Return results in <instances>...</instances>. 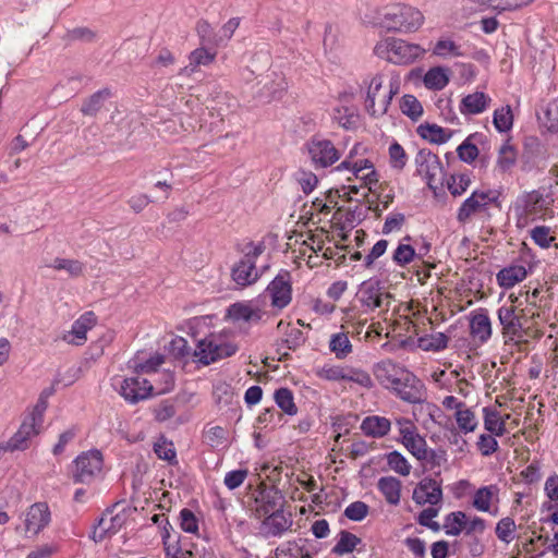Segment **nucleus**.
Returning <instances> with one entry per match:
<instances>
[{
	"instance_id": "052dcab7",
	"label": "nucleus",
	"mask_w": 558,
	"mask_h": 558,
	"mask_svg": "<svg viewBox=\"0 0 558 558\" xmlns=\"http://www.w3.org/2000/svg\"><path fill=\"white\" fill-rule=\"evenodd\" d=\"M389 158L391 167L398 170H401L407 165V154L403 149V147L395 142L389 147Z\"/></svg>"
},
{
	"instance_id": "39448f33",
	"label": "nucleus",
	"mask_w": 558,
	"mask_h": 558,
	"mask_svg": "<svg viewBox=\"0 0 558 558\" xmlns=\"http://www.w3.org/2000/svg\"><path fill=\"white\" fill-rule=\"evenodd\" d=\"M46 409L47 402L40 398L29 415L25 417L19 430L3 446V449L8 451L27 449L29 447L31 439L37 436L43 429Z\"/></svg>"
},
{
	"instance_id": "7c9ffc66",
	"label": "nucleus",
	"mask_w": 558,
	"mask_h": 558,
	"mask_svg": "<svg viewBox=\"0 0 558 558\" xmlns=\"http://www.w3.org/2000/svg\"><path fill=\"white\" fill-rule=\"evenodd\" d=\"M207 45H201L189 54V65L185 66V71L194 72L198 66H207L211 64L217 56L215 49H209Z\"/></svg>"
},
{
	"instance_id": "13d9d810",
	"label": "nucleus",
	"mask_w": 558,
	"mask_h": 558,
	"mask_svg": "<svg viewBox=\"0 0 558 558\" xmlns=\"http://www.w3.org/2000/svg\"><path fill=\"white\" fill-rule=\"evenodd\" d=\"M448 190L453 196L462 195L471 184V179L468 174L451 175L447 182Z\"/></svg>"
},
{
	"instance_id": "7ed1b4c3",
	"label": "nucleus",
	"mask_w": 558,
	"mask_h": 558,
	"mask_svg": "<svg viewBox=\"0 0 558 558\" xmlns=\"http://www.w3.org/2000/svg\"><path fill=\"white\" fill-rule=\"evenodd\" d=\"M263 242H248L243 245V256L231 268V278L239 288H246L254 284L263 271L256 267V259L265 252Z\"/></svg>"
},
{
	"instance_id": "864d4df0",
	"label": "nucleus",
	"mask_w": 558,
	"mask_h": 558,
	"mask_svg": "<svg viewBox=\"0 0 558 558\" xmlns=\"http://www.w3.org/2000/svg\"><path fill=\"white\" fill-rule=\"evenodd\" d=\"M531 239L542 248L551 246L556 238L551 234V230L546 226H537L530 231Z\"/></svg>"
},
{
	"instance_id": "338daca9",
	"label": "nucleus",
	"mask_w": 558,
	"mask_h": 558,
	"mask_svg": "<svg viewBox=\"0 0 558 558\" xmlns=\"http://www.w3.org/2000/svg\"><path fill=\"white\" fill-rule=\"evenodd\" d=\"M226 429L221 426H211L205 432V439L211 447L220 446L226 440Z\"/></svg>"
},
{
	"instance_id": "a211bd4d",
	"label": "nucleus",
	"mask_w": 558,
	"mask_h": 558,
	"mask_svg": "<svg viewBox=\"0 0 558 558\" xmlns=\"http://www.w3.org/2000/svg\"><path fill=\"white\" fill-rule=\"evenodd\" d=\"M151 390L153 386L149 381L141 377L125 378L121 381L119 388L120 395L131 403H137L140 400L146 399Z\"/></svg>"
},
{
	"instance_id": "20e7f679",
	"label": "nucleus",
	"mask_w": 558,
	"mask_h": 558,
	"mask_svg": "<svg viewBox=\"0 0 558 558\" xmlns=\"http://www.w3.org/2000/svg\"><path fill=\"white\" fill-rule=\"evenodd\" d=\"M423 22V14L417 9L405 4L387 7L380 17L383 27L400 33L415 32Z\"/></svg>"
},
{
	"instance_id": "c03bdc74",
	"label": "nucleus",
	"mask_w": 558,
	"mask_h": 558,
	"mask_svg": "<svg viewBox=\"0 0 558 558\" xmlns=\"http://www.w3.org/2000/svg\"><path fill=\"white\" fill-rule=\"evenodd\" d=\"M110 96L108 89L99 90L84 101L81 111L85 116H95L104 106L106 99Z\"/></svg>"
},
{
	"instance_id": "774afa93",
	"label": "nucleus",
	"mask_w": 558,
	"mask_h": 558,
	"mask_svg": "<svg viewBox=\"0 0 558 558\" xmlns=\"http://www.w3.org/2000/svg\"><path fill=\"white\" fill-rule=\"evenodd\" d=\"M396 425L398 427L399 435L401 437V442L412 437L417 433V427L415 424L405 417H399L396 420Z\"/></svg>"
},
{
	"instance_id": "a18cd8bd",
	"label": "nucleus",
	"mask_w": 558,
	"mask_h": 558,
	"mask_svg": "<svg viewBox=\"0 0 558 558\" xmlns=\"http://www.w3.org/2000/svg\"><path fill=\"white\" fill-rule=\"evenodd\" d=\"M277 405L288 415H295L298 408L294 403L293 395L288 388H280L274 395Z\"/></svg>"
},
{
	"instance_id": "6ab92c4d",
	"label": "nucleus",
	"mask_w": 558,
	"mask_h": 558,
	"mask_svg": "<svg viewBox=\"0 0 558 558\" xmlns=\"http://www.w3.org/2000/svg\"><path fill=\"white\" fill-rule=\"evenodd\" d=\"M470 333L481 343L490 339L493 327L486 308H478L470 313Z\"/></svg>"
},
{
	"instance_id": "5fc2aeb1",
	"label": "nucleus",
	"mask_w": 558,
	"mask_h": 558,
	"mask_svg": "<svg viewBox=\"0 0 558 558\" xmlns=\"http://www.w3.org/2000/svg\"><path fill=\"white\" fill-rule=\"evenodd\" d=\"M448 337L441 332L430 335L428 337H422L418 339V345L423 350L439 351L447 347Z\"/></svg>"
},
{
	"instance_id": "dca6fc26",
	"label": "nucleus",
	"mask_w": 558,
	"mask_h": 558,
	"mask_svg": "<svg viewBox=\"0 0 558 558\" xmlns=\"http://www.w3.org/2000/svg\"><path fill=\"white\" fill-rule=\"evenodd\" d=\"M412 498L420 506H436L442 500L441 486L436 480L425 477L414 488Z\"/></svg>"
},
{
	"instance_id": "3c124183",
	"label": "nucleus",
	"mask_w": 558,
	"mask_h": 558,
	"mask_svg": "<svg viewBox=\"0 0 558 558\" xmlns=\"http://www.w3.org/2000/svg\"><path fill=\"white\" fill-rule=\"evenodd\" d=\"M493 123L499 132L509 131L513 124V114L510 106L496 109L494 112Z\"/></svg>"
},
{
	"instance_id": "6e6d98bb",
	"label": "nucleus",
	"mask_w": 558,
	"mask_h": 558,
	"mask_svg": "<svg viewBox=\"0 0 558 558\" xmlns=\"http://www.w3.org/2000/svg\"><path fill=\"white\" fill-rule=\"evenodd\" d=\"M416 257L415 250L404 243H400L392 254V260L399 266H405Z\"/></svg>"
},
{
	"instance_id": "e433bc0d",
	"label": "nucleus",
	"mask_w": 558,
	"mask_h": 558,
	"mask_svg": "<svg viewBox=\"0 0 558 558\" xmlns=\"http://www.w3.org/2000/svg\"><path fill=\"white\" fill-rule=\"evenodd\" d=\"M278 329L284 332L283 343L290 350H295L305 342L304 333L298 327L282 320L278 324Z\"/></svg>"
},
{
	"instance_id": "f03ea898",
	"label": "nucleus",
	"mask_w": 558,
	"mask_h": 558,
	"mask_svg": "<svg viewBox=\"0 0 558 558\" xmlns=\"http://www.w3.org/2000/svg\"><path fill=\"white\" fill-rule=\"evenodd\" d=\"M355 296L364 314H376L385 320L395 301L389 290L379 280L374 279L362 282Z\"/></svg>"
},
{
	"instance_id": "bf43d9fd",
	"label": "nucleus",
	"mask_w": 558,
	"mask_h": 558,
	"mask_svg": "<svg viewBox=\"0 0 558 558\" xmlns=\"http://www.w3.org/2000/svg\"><path fill=\"white\" fill-rule=\"evenodd\" d=\"M374 167L373 162L365 156L356 159V161H342L338 167L337 170H349L353 173V175H359V173L362 172V170H367Z\"/></svg>"
},
{
	"instance_id": "412c9836",
	"label": "nucleus",
	"mask_w": 558,
	"mask_h": 558,
	"mask_svg": "<svg viewBox=\"0 0 558 558\" xmlns=\"http://www.w3.org/2000/svg\"><path fill=\"white\" fill-rule=\"evenodd\" d=\"M490 102L489 95L476 90L461 99L459 110L464 116H475L484 112L490 106Z\"/></svg>"
},
{
	"instance_id": "6e6552de",
	"label": "nucleus",
	"mask_w": 558,
	"mask_h": 558,
	"mask_svg": "<svg viewBox=\"0 0 558 558\" xmlns=\"http://www.w3.org/2000/svg\"><path fill=\"white\" fill-rule=\"evenodd\" d=\"M238 347L218 336H210L199 340L194 356L204 365H209L220 359L233 355Z\"/></svg>"
},
{
	"instance_id": "393cba45",
	"label": "nucleus",
	"mask_w": 558,
	"mask_h": 558,
	"mask_svg": "<svg viewBox=\"0 0 558 558\" xmlns=\"http://www.w3.org/2000/svg\"><path fill=\"white\" fill-rule=\"evenodd\" d=\"M405 371L391 360H384L376 365L375 376L386 388H389Z\"/></svg>"
},
{
	"instance_id": "58836bf2",
	"label": "nucleus",
	"mask_w": 558,
	"mask_h": 558,
	"mask_svg": "<svg viewBox=\"0 0 558 558\" xmlns=\"http://www.w3.org/2000/svg\"><path fill=\"white\" fill-rule=\"evenodd\" d=\"M517 162V151L512 145L505 143L498 150L496 169L501 172L510 171Z\"/></svg>"
},
{
	"instance_id": "603ef678",
	"label": "nucleus",
	"mask_w": 558,
	"mask_h": 558,
	"mask_svg": "<svg viewBox=\"0 0 558 558\" xmlns=\"http://www.w3.org/2000/svg\"><path fill=\"white\" fill-rule=\"evenodd\" d=\"M400 109L403 114L412 120H417L423 114V107L413 95H404L402 97Z\"/></svg>"
},
{
	"instance_id": "423d86ee",
	"label": "nucleus",
	"mask_w": 558,
	"mask_h": 558,
	"mask_svg": "<svg viewBox=\"0 0 558 558\" xmlns=\"http://www.w3.org/2000/svg\"><path fill=\"white\" fill-rule=\"evenodd\" d=\"M374 52L381 59L396 64H410L425 52L416 44H410L403 39L386 38L377 43Z\"/></svg>"
},
{
	"instance_id": "c756f323",
	"label": "nucleus",
	"mask_w": 558,
	"mask_h": 558,
	"mask_svg": "<svg viewBox=\"0 0 558 558\" xmlns=\"http://www.w3.org/2000/svg\"><path fill=\"white\" fill-rule=\"evenodd\" d=\"M377 487L390 505H398L401 497V482L393 476H384L378 480Z\"/></svg>"
},
{
	"instance_id": "4c0bfd02",
	"label": "nucleus",
	"mask_w": 558,
	"mask_h": 558,
	"mask_svg": "<svg viewBox=\"0 0 558 558\" xmlns=\"http://www.w3.org/2000/svg\"><path fill=\"white\" fill-rule=\"evenodd\" d=\"M423 384L413 375V381H407L403 388L400 389L398 397L405 402L415 404L423 401Z\"/></svg>"
},
{
	"instance_id": "69168bd1",
	"label": "nucleus",
	"mask_w": 558,
	"mask_h": 558,
	"mask_svg": "<svg viewBox=\"0 0 558 558\" xmlns=\"http://www.w3.org/2000/svg\"><path fill=\"white\" fill-rule=\"evenodd\" d=\"M515 524L511 518L501 519L496 525V535L502 542H509L514 532Z\"/></svg>"
},
{
	"instance_id": "49530a36",
	"label": "nucleus",
	"mask_w": 558,
	"mask_h": 558,
	"mask_svg": "<svg viewBox=\"0 0 558 558\" xmlns=\"http://www.w3.org/2000/svg\"><path fill=\"white\" fill-rule=\"evenodd\" d=\"M433 53L440 58L463 56L461 47L448 38L439 39L433 48Z\"/></svg>"
},
{
	"instance_id": "4d7b16f0",
	"label": "nucleus",
	"mask_w": 558,
	"mask_h": 558,
	"mask_svg": "<svg viewBox=\"0 0 558 558\" xmlns=\"http://www.w3.org/2000/svg\"><path fill=\"white\" fill-rule=\"evenodd\" d=\"M57 270H64L69 275L76 277L83 272V264L75 259L56 258L51 265Z\"/></svg>"
},
{
	"instance_id": "2f4dec72",
	"label": "nucleus",
	"mask_w": 558,
	"mask_h": 558,
	"mask_svg": "<svg viewBox=\"0 0 558 558\" xmlns=\"http://www.w3.org/2000/svg\"><path fill=\"white\" fill-rule=\"evenodd\" d=\"M485 429L495 436H502L506 433V420L509 415L502 417L496 410L489 408L483 409Z\"/></svg>"
},
{
	"instance_id": "4be33fe9",
	"label": "nucleus",
	"mask_w": 558,
	"mask_h": 558,
	"mask_svg": "<svg viewBox=\"0 0 558 558\" xmlns=\"http://www.w3.org/2000/svg\"><path fill=\"white\" fill-rule=\"evenodd\" d=\"M553 199L539 191H532L526 195L524 210L527 215L544 218L550 210Z\"/></svg>"
},
{
	"instance_id": "680f3d73",
	"label": "nucleus",
	"mask_w": 558,
	"mask_h": 558,
	"mask_svg": "<svg viewBox=\"0 0 558 558\" xmlns=\"http://www.w3.org/2000/svg\"><path fill=\"white\" fill-rule=\"evenodd\" d=\"M156 421L165 422L174 416L177 410L174 402L165 400L156 405L153 410Z\"/></svg>"
},
{
	"instance_id": "09e8293b",
	"label": "nucleus",
	"mask_w": 558,
	"mask_h": 558,
	"mask_svg": "<svg viewBox=\"0 0 558 558\" xmlns=\"http://www.w3.org/2000/svg\"><path fill=\"white\" fill-rule=\"evenodd\" d=\"M196 33L199 37L201 45H210L213 47L220 46L218 35L215 34L211 25L207 21L201 20L197 22Z\"/></svg>"
},
{
	"instance_id": "8fccbe9b",
	"label": "nucleus",
	"mask_w": 558,
	"mask_h": 558,
	"mask_svg": "<svg viewBox=\"0 0 558 558\" xmlns=\"http://www.w3.org/2000/svg\"><path fill=\"white\" fill-rule=\"evenodd\" d=\"M387 463L393 472L408 476L411 473V464L399 451H391L387 454Z\"/></svg>"
},
{
	"instance_id": "9b49d317",
	"label": "nucleus",
	"mask_w": 558,
	"mask_h": 558,
	"mask_svg": "<svg viewBox=\"0 0 558 558\" xmlns=\"http://www.w3.org/2000/svg\"><path fill=\"white\" fill-rule=\"evenodd\" d=\"M266 295L270 298L271 306L283 310L292 301V278L289 271L281 270L268 284Z\"/></svg>"
},
{
	"instance_id": "1a4fd4ad",
	"label": "nucleus",
	"mask_w": 558,
	"mask_h": 558,
	"mask_svg": "<svg viewBox=\"0 0 558 558\" xmlns=\"http://www.w3.org/2000/svg\"><path fill=\"white\" fill-rule=\"evenodd\" d=\"M416 173L433 191L444 184V168L437 155L428 149H420L415 156Z\"/></svg>"
},
{
	"instance_id": "c9c22d12",
	"label": "nucleus",
	"mask_w": 558,
	"mask_h": 558,
	"mask_svg": "<svg viewBox=\"0 0 558 558\" xmlns=\"http://www.w3.org/2000/svg\"><path fill=\"white\" fill-rule=\"evenodd\" d=\"M165 558H194L192 549L187 548L181 541H172L169 533L162 536Z\"/></svg>"
},
{
	"instance_id": "4468645a",
	"label": "nucleus",
	"mask_w": 558,
	"mask_h": 558,
	"mask_svg": "<svg viewBox=\"0 0 558 558\" xmlns=\"http://www.w3.org/2000/svg\"><path fill=\"white\" fill-rule=\"evenodd\" d=\"M317 375L322 379L331 381L349 380L354 381L363 387H369L372 385L371 376L366 372L361 369H353L336 365H326L317 372Z\"/></svg>"
},
{
	"instance_id": "ddd939ff",
	"label": "nucleus",
	"mask_w": 558,
	"mask_h": 558,
	"mask_svg": "<svg viewBox=\"0 0 558 558\" xmlns=\"http://www.w3.org/2000/svg\"><path fill=\"white\" fill-rule=\"evenodd\" d=\"M497 201L494 191H474L460 206L457 219L461 223H465L472 216L486 210L493 203Z\"/></svg>"
},
{
	"instance_id": "2eb2a0df",
	"label": "nucleus",
	"mask_w": 558,
	"mask_h": 558,
	"mask_svg": "<svg viewBox=\"0 0 558 558\" xmlns=\"http://www.w3.org/2000/svg\"><path fill=\"white\" fill-rule=\"evenodd\" d=\"M50 520L51 513L46 502L32 505L24 514L25 535H37L50 523Z\"/></svg>"
},
{
	"instance_id": "c85d7f7f",
	"label": "nucleus",
	"mask_w": 558,
	"mask_h": 558,
	"mask_svg": "<svg viewBox=\"0 0 558 558\" xmlns=\"http://www.w3.org/2000/svg\"><path fill=\"white\" fill-rule=\"evenodd\" d=\"M391 428V422L378 415L367 416L362 421L361 429L367 436L380 438L386 436Z\"/></svg>"
},
{
	"instance_id": "473e14b6",
	"label": "nucleus",
	"mask_w": 558,
	"mask_h": 558,
	"mask_svg": "<svg viewBox=\"0 0 558 558\" xmlns=\"http://www.w3.org/2000/svg\"><path fill=\"white\" fill-rule=\"evenodd\" d=\"M423 82L428 89L441 90L449 83L448 70L441 66L432 68L425 73Z\"/></svg>"
},
{
	"instance_id": "f704fd0d",
	"label": "nucleus",
	"mask_w": 558,
	"mask_h": 558,
	"mask_svg": "<svg viewBox=\"0 0 558 558\" xmlns=\"http://www.w3.org/2000/svg\"><path fill=\"white\" fill-rule=\"evenodd\" d=\"M402 445L420 461H425L434 456V452L428 450L426 440L418 433L404 440Z\"/></svg>"
},
{
	"instance_id": "de8ad7c7",
	"label": "nucleus",
	"mask_w": 558,
	"mask_h": 558,
	"mask_svg": "<svg viewBox=\"0 0 558 558\" xmlns=\"http://www.w3.org/2000/svg\"><path fill=\"white\" fill-rule=\"evenodd\" d=\"M418 132L423 138L435 144L446 143L449 140V134L446 130L436 124L421 125Z\"/></svg>"
},
{
	"instance_id": "72a5a7b5",
	"label": "nucleus",
	"mask_w": 558,
	"mask_h": 558,
	"mask_svg": "<svg viewBox=\"0 0 558 558\" xmlns=\"http://www.w3.org/2000/svg\"><path fill=\"white\" fill-rule=\"evenodd\" d=\"M329 350L337 359H345L352 352V343L347 331L332 333L329 339Z\"/></svg>"
},
{
	"instance_id": "f8f14e48",
	"label": "nucleus",
	"mask_w": 558,
	"mask_h": 558,
	"mask_svg": "<svg viewBox=\"0 0 558 558\" xmlns=\"http://www.w3.org/2000/svg\"><path fill=\"white\" fill-rule=\"evenodd\" d=\"M307 151L316 168H327L340 159V153L331 141L313 137L307 143Z\"/></svg>"
},
{
	"instance_id": "5701e85b",
	"label": "nucleus",
	"mask_w": 558,
	"mask_h": 558,
	"mask_svg": "<svg viewBox=\"0 0 558 558\" xmlns=\"http://www.w3.org/2000/svg\"><path fill=\"white\" fill-rule=\"evenodd\" d=\"M499 501V488L497 485H488L478 488L472 500V506L482 512H490L492 506Z\"/></svg>"
},
{
	"instance_id": "0eeeda50",
	"label": "nucleus",
	"mask_w": 558,
	"mask_h": 558,
	"mask_svg": "<svg viewBox=\"0 0 558 558\" xmlns=\"http://www.w3.org/2000/svg\"><path fill=\"white\" fill-rule=\"evenodd\" d=\"M384 76L381 74L375 75L368 85L365 107L368 113L373 117L384 116L391 102V99L400 90V80L398 76H391L389 80L388 89L384 90L383 96L376 102V94L383 89Z\"/></svg>"
},
{
	"instance_id": "a19ab883",
	"label": "nucleus",
	"mask_w": 558,
	"mask_h": 558,
	"mask_svg": "<svg viewBox=\"0 0 558 558\" xmlns=\"http://www.w3.org/2000/svg\"><path fill=\"white\" fill-rule=\"evenodd\" d=\"M538 120L550 132L558 131V101L548 102L538 114Z\"/></svg>"
},
{
	"instance_id": "9d476101",
	"label": "nucleus",
	"mask_w": 558,
	"mask_h": 558,
	"mask_svg": "<svg viewBox=\"0 0 558 558\" xmlns=\"http://www.w3.org/2000/svg\"><path fill=\"white\" fill-rule=\"evenodd\" d=\"M102 470V454L89 450L80 454L74 461L73 480L75 483L89 484Z\"/></svg>"
},
{
	"instance_id": "0e129e2a",
	"label": "nucleus",
	"mask_w": 558,
	"mask_h": 558,
	"mask_svg": "<svg viewBox=\"0 0 558 558\" xmlns=\"http://www.w3.org/2000/svg\"><path fill=\"white\" fill-rule=\"evenodd\" d=\"M367 513L368 506L363 501L352 502L344 510V515L352 521H362Z\"/></svg>"
},
{
	"instance_id": "bb28decb",
	"label": "nucleus",
	"mask_w": 558,
	"mask_h": 558,
	"mask_svg": "<svg viewBox=\"0 0 558 558\" xmlns=\"http://www.w3.org/2000/svg\"><path fill=\"white\" fill-rule=\"evenodd\" d=\"M527 276L526 268L523 265H510L500 269L496 275L499 287L510 289L517 283L522 282Z\"/></svg>"
},
{
	"instance_id": "ea45409f",
	"label": "nucleus",
	"mask_w": 558,
	"mask_h": 558,
	"mask_svg": "<svg viewBox=\"0 0 558 558\" xmlns=\"http://www.w3.org/2000/svg\"><path fill=\"white\" fill-rule=\"evenodd\" d=\"M361 542L362 539L360 537L343 530L339 533V539L332 548V553L339 556L352 553Z\"/></svg>"
},
{
	"instance_id": "f257e3e1",
	"label": "nucleus",
	"mask_w": 558,
	"mask_h": 558,
	"mask_svg": "<svg viewBox=\"0 0 558 558\" xmlns=\"http://www.w3.org/2000/svg\"><path fill=\"white\" fill-rule=\"evenodd\" d=\"M539 314L530 306L520 307L514 304H504L497 310L505 342L527 343L543 337V331L534 327L532 320Z\"/></svg>"
},
{
	"instance_id": "f3484780",
	"label": "nucleus",
	"mask_w": 558,
	"mask_h": 558,
	"mask_svg": "<svg viewBox=\"0 0 558 558\" xmlns=\"http://www.w3.org/2000/svg\"><path fill=\"white\" fill-rule=\"evenodd\" d=\"M282 508V497L270 488L263 490L255 499V507L252 509L256 519H266Z\"/></svg>"
},
{
	"instance_id": "b1692460",
	"label": "nucleus",
	"mask_w": 558,
	"mask_h": 558,
	"mask_svg": "<svg viewBox=\"0 0 558 558\" xmlns=\"http://www.w3.org/2000/svg\"><path fill=\"white\" fill-rule=\"evenodd\" d=\"M292 525L290 515H286L282 510L275 512L263 520L262 531L266 536H280L283 532L288 531Z\"/></svg>"
},
{
	"instance_id": "cd10ccee",
	"label": "nucleus",
	"mask_w": 558,
	"mask_h": 558,
	"mask_svg": "<svg viewBox=\"0 0 558 558\" xmlns=\"http://www.w3.org/2000/svg\"><path fill=\"white\" fill-rule=\"evenodd\" d=\"M228 314L233 320L246 323H256L263 317V311L251 303H234L229 307Z\"/></svg>"
},
{
	"instance_id": "37998d69",
	"label": "nucleus",
	"mask_w": 558,
	"mask_h": 558,
	"mask_svg": "<svg viewBox=\"0 0 558 558\" xmlns=\"http://www.w3.org/2000/svg\"><path fill=\"white\" fill-rule=\"evenodd\" d=\"M466 514L462 511L451 512L447 515L444 529L447 535L458 536L465 530Z\"/></svg>"
},
{
	"instance_id": "79ce46f5",
	"label": "nucleus",
	"mask_w": 558,
	"mask_h": 558,
	"mask_svg": "<svg viewBox=\"0 0 558 558\" xmlns=\"http://www.w3.org/2000/svg\"><path fill=\"white\" fill-rule=\"evenodd\" d=\"M454 417H456L458 427L464 434L474 432L478 426V421L476 418L475 413L466 407H464L460 411H457L454 414Z\"/></svg>"
},
{
	"instance_id": "a878e982",
	"label": "nucleus",
	"mask_w": 558,
	"mask_h": 558,
	"mask_svg": "<svg viewBox=\"0 0 558 558\" xmlns=\"http://www.w3.org/2000/svg\"><path fill=\"white\" fill-rule=\"evenodd\" d=\"M124 521L125 517L123 513L113 514L112 511H107L99 519L94 535L102 538L106 535L114 534L122 527Z\"/></svg>"
},
{
	"instance_id": "e2e57ef3",
	"label": "nucleus",
	"mask_w": 558,
	"mask_h": 558,
	"mask_svg": "<svg viewBox=\"0 0 558 558\" xmlns=\"http://www.w3.org/2000/svg\"><path fill=\"white\" fill-rule=\"evenodd\" d=\"M495 435L482 434L478 437L477 448L484 457L492 456L498 450V441L494 437Z\"/></svg>"
},
{
	"instance_id": "aec40b11",
	"label": "nucleus",
	"mask_w": 558,
	"mask_h": 558,
	"mask_svg": "<svg viewBox=\"0 0 558 558\" xmlns=\"http://www.w3.org/2000/svg\"><path fill=\"white\" fill-rule=\"evenodd\" d=\"M97 323V317L93 312H86L81 315L72 325L70 331L63 335V340L70 344L82 345L86 341V333Z\"/></svg>"
}]
</instances>
